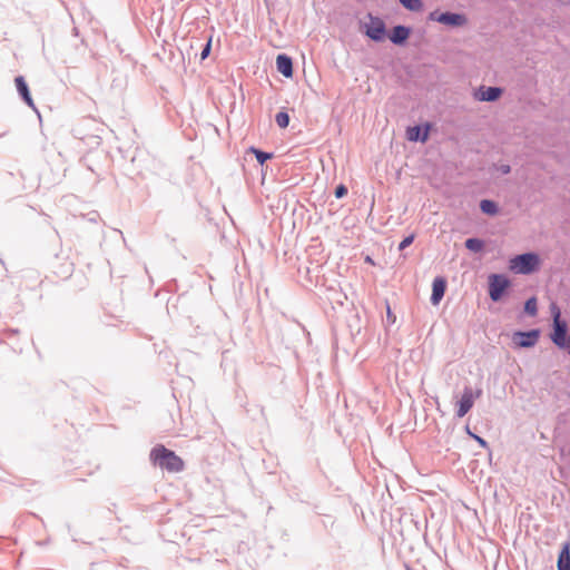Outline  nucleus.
<instances>
[{"label":"nucleus","instance_id":"f257e3e1","mask_svg":"<svg viewBox=\"0 0 570 570\" xmlns=\"http://www.w3.org/2000/svg\"><path fill=\"white\" fill-rule=\"evenodd\" d=\"M154 465L171 473L184 470V461L173 450L165 448L163 444L155 445L149 454Z\"/></svg>","mask_w":570,"mask_h":570},{"label":"nucleus","instance_id":"f03ea898","mask_svg":"<svg viewBox=\"0 0 570 570\" xmlns=\"http://www.w3.org/2000/svg\"><path fill=\"white\" fill-rule=\"evenodd\" d=\"M552 324L549 338L560 350L570 347V336L568 322L561 317V311L556 305H551Z\"/></svg>","mask_w":570,"mask_h":570},{"label":"nucleus","instance_id":"7ed1b4c3","mask_svg":"<svg viewBox=\"0 0 570 570\" xmlns=\"http://www.w3.org/2000/svg\"><path fill=\"white\" fill-rule=\"evenodd\" d=\"M540 256L534 252L514 255L509 261V268L515 274L530 275L540 268Z\"/></svg>","mask_w":570,"mask_h":570},{"label":"nucleus","instance_id":"20e7f679","mask_svg":"<svg viewBox=\"0 0 570 570\" xmlns=\"http://www.w3.org/2000/svg\"><path fill=\"white\" fill-rule=\"evenodd\" d=\"M511 281L504 274H491L488 283V294L492 302H500L507 295Z\"/></svg>","mask_w":570,"mask_h":570},{"label":"nucleus","instance_id":"39448f33","mask_svg":"<svg viewBox=\"0 0 570 570\" xmlns=\"http://www.w3.org/2000/svg\"><path fill=\"white\" fill-rule=\"evenodd\" d=\"M428 20L435 21L451 28H460L468 23V18L464 13L452 11L440 12L439 10H434L429 13Z\"/></svg>","mask_w":570,"mask_h":570},{"label":"nucleus","instance_id":"423d86ee","mask_svg":"<svg viewBox=\"0 0 570 570\" xmlns=\"http://www.w3.org/2000/svg\"><path fill=\"white\" fill-rule=\"evenodd\" d=\"M370 22L364 24V35L372 41L382 42L387 36L385 22L376 16L368 13Z\"/></svg>","mask_w":570,"mask_h":570},{"label":"nucleus","instance_id":"0eeeda50","mask_svg":"<svg viewBox=\"0 0 570 570\" xmlns=\"http://www.w3.org/2000/svg\"><path fill=\"white\" fill-rule=\"evenodd\" d=\"M541 335L540 328H531L528 331H515L512 335V342L520 348L533 347Z\"/></svg>","mask_w":570,"mask_h":570},{"label":"nucleus","instance_id":"6e6552de","mask_svg":"<svg viewBox=\"0 0 570 570\" xmlns=\"http://www.w3.org/2000/svg\"><path fill=\"white\" fill-rule=\"evenodd\" d=\"M432 124L426 121L424 124L409 126L406 128V138L412 142H426L430 138Z\"/></svg>","mask_w":570,"mask_h":570},{"label":"nucleus","instance_id":"1a4fd4ad","mask_svg":"<svg viewBox=\"0 0 570 570\" xmlns=\"http://www.w3.org/2000/svg\"><path fill=\"white\" fill-rule=\"evenodd\" d=\"M503 94V89L497 86H481L474 92V98L479 101L484 102H494L497 101Z\"/></svg>","mask_w":570,"mask_h":570},{"label":"nucleus","instance_id":"9d476101","mask_svg":"<svg viewBox=\"0 0 570 570\" xmlns=\"http://www.w3.org/2000/svg\"><path fill=\"white\" fill-rule=\"evenodd\" d=\"M412 32V28L404 24H396L392 28L389 39L395 46L406 45Z\"/></svg>","mask_w":570,"mask_h":570},{"label":"nucleus","instance_id":"9b49d317","mask_svg":"<svg viewBox=\"0 0 570 570\" xmlns=\"http://www.w3.org/2000/svg\"><path fill=\"white\" fill-rule=\"evenodd\" d=\"M446 279L443 276H436L432 282V294L430 302L432 305H439L446 291Z\"/></svg>","mask_w":570,"mask_h":570},{"label":"nucleus","instance_id":"f8f14e48","mask_svg":"<svg viewBox=\"0 0 570 570\" xmlns=\"http://www.w3.org/2000/svg\"><path fill=\"white\" fill-rule=\"evenodd\" d=\"M473 404L474 400L472 399V389L470 386H465L461 399L456 403V416L463 417L473 407Z\"/></svg>","mask_w":570,"mask_h":570},{"label":"nucleus","instance_id":"ddd939ff","mask_svg":"<svg viewBox=\"0 0 570 570\" xmlns=\"http://www.w3.org/2000/svg\"><path fill=\"white\" fill-rule=\"evenodd\" d=\"M14 83H16L17 91H18L20 98L24 101V104L27 106H29L30 108H32L33 110H37L24 77L17 76L14 78Z\"/></svg>","mask_w":570,"mask_h":570},{"label":"nucleus","instance_id":"4468645a","mask_svg":"<svg viewBox=\"0 0 570 570\" xmlns=\"http://www.w3.org/2000/svg\"><path fill=\"white\" fill-rule=\"evenodd\" d=\"M276 69L285 78L293 77V59L286 53H279L276 57Z\"/></svg>","mask_w":570,"mask_h":570},{"label":"nucleus","instance_id":"2eb2a0df","mask_svg":"<svg viewBox=\"0 0 570 570\" xmlns=\"http://www.w3.org/2000/svg\"><path fill=\"white\" fill-rule=\"evenodd\" d=\"M558 570H570V542H566L558 556Z\"/></svg>","mask_w":570,"mask_h":570},{"label":"nucleus","instance_id":"dca6fc26","mask_svg":"<svg viewBox=\"0 0 570 570\" xmlns=\"http://www.w3.org/2000/svg\"><path fill=\"white\" fill-rule=\"evenodd\" d=\"M479 207L488 216H495L499 213V205L492 199H481Z\"/></svg>","mask_w":570,"mask_h":570},{"label":"nucleus","instance_id":"f3484780","mask_svg":"<svg viewBox=\"0 0 570 570\" xmlns=\"http://www.w3.org/2000/svg\"><path fill=\"white\" fill-rule=\"evenodd\" d=\"M464 246L472 253H481L485 247V242L479 237H470L465 239Z\"/></svg>","mask_w":570,"mask_h":570},{"label":"nucleus","instance_id":"a211bd4d","mask_svg":"<svg viewBox=\"0 0 570 570\" xmlns=\"http://www.w3.org/2000/svg\"><path fill=\"white\" fill-rule=\"evenodd\" d=\"M523 311L527 315L532 317L538 314V299L535 296H531L524 302Z\"/></svg>","mask_w":570,"mask_h":570},{"label":"nucleus","instance_id":"6ab92c4d","mask_svg":"<svg viewBox=\"0 0 570 570\" xmlns=\"http://www.w3.org/2000/svg\"><path fill=\"white\" fill-rule=\"evenodd\" d=\"M249 151L255 155V158L259 165H264L268 159L273 157L272 153L264 151L256 147H250Z\"/></svg>","mask_w":570,"mask_h":570},{"label":"nucleus","instance_id":"aec40b11","mask_svg":"<svg viewBox=\"0 0 570 570\" xmlns=\"http://www.w3.org/2000/svg\"><path fill=\"white\" fill-rule=\"evenodd\" d=\"M400 3L409 11L417 12L423 9L422 0H399Z\"/></svg>","mask_w":570,"mask_h":570},{"label":"nucleus","instance_id":"412c9836","mask_svg":"<svg viewBox=\"0 0 570 570\" xmlns=\"http://www.w3.org/2000/svg\"><path fill=\"white\" fill-rule=\"evenodd\" d=\"M289 120H291L289 115L285 110L278 111L275 116V122L277 124V126L279 128H283V129L288 127Z\"/></svg>","mask_w":570,"mask_h":570},{"label":"nucleus","instance_id":"4be33fe9","mask_svg":"<svg viewBox=\"0 0 570 570\" xmlns=\"http://www.w3.org/2000/svg\"><path fill=\"white\" fill-rule=\"evenodd\" d=\"M465 430H466V433L473 439L475 440L480 446H482L483 449H488L489 448V443L480 435L473 433L469 425L465 426Z\"/></svg>","mask_w":570,"mask_h":570},{"label":"nucleus","instance_id":"5701e85b","mask_svg":"<svg viewBox=\"0 0 570 570\" xmlns=\"http://www.w3.org/2000/svg\"><path fill=\"white\" fill-rule=\"evenodd\" d=\"M415 239L414 234H410L405 236L402 242L399 244V250H404L406 247H409Z\"/></svg>","mask_w":570,"mask_h":570},{"label":"nucleus","instance_id":"b1692460","mask_svg":"<svg viewBox=\"0 0 570 570\" xmlns=\"http://www.w3.org/2000/svg\"><path fill=\"white\" fill-rule=\"evenodd\" d=\"M212 51V37L207 40V42L204 45L202 51H200V60H205Z\"/></svg>","mask_w":570,"mask_h":570},{"label":"nucleus","instance_id":"393cba45","mask_svg":"<svg viewBox=\"0 0 570 570\" xmlns=\"http://www.w3.org/2000/svg\"><path fill=\"white\" fill-rule=\"evenodd\" d=\"M348 193L347 187L344 184H340L335 187L334 195L337 199L343 198Z\"/></svg>","mask_w":570,"mask_h":570},{"label":"nucleus","instance_id":"a878e982","mask_svg":"<svg viewBox=\"0 0 570 570\" xmlns=\"http://www.w3.org/2000/svg\"><path fill=\"white\" fill-rule=\"evenodd\" d=\"M386 321L389 324H393L396 321L395 315L392 313L391 307L386 304Z\"/></svg>","mask_w":570,"mask_h":570},{"label":"nucleus","instance_id":"bb28decb","mask_svg":"<svg viewBox=\"0 0 570 570\" xmlns=\"http://www.w3.org/2000/svg\"><path fill=\"white\" fill-rule=\"evenodd\" d=\"M87 219L88 222L90 223H97L98 218H99V214L97 212H90L87 214Z\"/></svg>","mask_w":570,"mask_h":570},{"label":"nucleus","instance_id":"cd10ccee","mask_svg":"<svg viewBox=\"0 0 570 570\" xmlns=\"http://www.w3.org/2000/svg\"><path fill=\"white\" fill-rule=\"evenodd\" d=\"M500 171H501L503 175H508V174H510V171H511V167H510V165H501V166H500Z\"/></svg>","mask_w":570,"mask_h":570},{"label":"nucleus","instance_id":"c85d7f7f","mask_svg":"<svg viewBox=\"0 0 570 570\" xmlns=\"http://www.w3.org/2000/svg\"><path fill=\"white\" fill-rule=\"evenodd\" d=\"M482 395V389H476L475 391L472 390V399H479Z\"/></svg>","mask_w":570,"mask_h":570},{"label":"nucleus","instance_id":"c756f323","mask_svg":"<svg viewBox=\"0 0 570 570\" xmlns=\"http://www.w3.org/2000/svg\"><path fill=\"white\" fill-rule=\"evenodd\" d=\"M407 570H412V569L407 568Z\"/></svg>","mask_w":570,"mask_h":570}]
</instances>
